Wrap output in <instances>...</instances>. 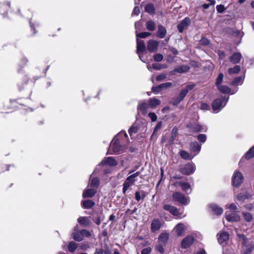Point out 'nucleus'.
Here are the masks:
<instances>
[{"label":"nucleus","mask_w":254,"mask_h":254,"mask_svg":"<svg viewBox=\"0 0 254 254\" xmlns=\"http://www.w3.org/2000/svg\"><path fill=\"white\" fill-rule=\"evenodd\" d=\"M199 43L202 45H208L209 44V41L207 38L203 37L200 40Z\"/></svg>","instance_id":"bf43d9fd"},{"label":"nucleus","mask_w":254,"mask_h":254,"mask_svg":"<svg viewBox=\"0 0 254 254\" xmlns=\"http://www.w3.org/2000/svg\"><path fill=\"white\" fill-rule=\"evenodd\" d=\"M217 12L219 13H222L226 9L224 6L222 4L217 5L216 7Z\"/></svg>","instance_id":"864d4df0"},{"label":"nucleus","mask_w":254,"mask_h":254,"mask_svg":"<svg viewBox=\"0 0 254 254\" xmlns=\"http://www.w3.org/2000/svg\"><path fill=\"white\" fill-rule=\"evenodd\" d=\"M78 226H76L74 227V232L72 234L73 239L77 242H80L84 239V237H89L91 234L89 231L87 230H82L78 232L77 230Z\"/></svg>","instance_id":"f257e3e1"},{"label":"nucleus","mask_w":254,"mask_h":254,"mask_svg":"<svg viewBox=\"0 0 254 254\" xmlns=\"http://www.w3.org/2000/svg\"><path fill=\"white\" fill-rule=\"evenodd\" d=\"M195 86V85L194 84H189L187 86H186V87H185V88H184V89L187 90V92H188V91L189 90H192L194 88Z\"/></svg>","instance_id":"69168bd1"},{"label":"nucleus","mask_w":254,"mask_h":254,"mask_svg":"<svg viewBox=\"0 0 254 254\" xmlns=\"http://www.w3.org/2000/svg\"><path fill=\"white\" fill-rule=\"evenodd\" d=\"M10 7V2H6L4 3H0V13L3 15L4 17L7 13L8 10Z\"/></svg>","instance_id":"4be33fe9"},{"label":"nucleus","mask_w":254,"mask_h":254,"mask_svg":"<svg viewBox=\"0 0 254 254\" xmlns=\"http://www.w3.org/2000/svg\"><path fill=\"white\" fill-rule=\"evenodd\" d=\"M29 23L31 30L33 31L34 34H36L37 33V31L35 30V28L40 26L39 23L37 22L32 23V21L30 20L29 21Z\"/></svg>","instance_id":"a18cd8bd"},{"label":"nucleus","mask_w":254,"mask_h":254,"mask_svg":"<svg viewBox=\"0 0 254 254\" xmlns=\"http://www.w3.org/2000/svg\"><path fill=\"white\" fill-rule=\"evenodd\" d=\"M229 238V234L226 232H221L219 233L218 238L219 243L221 245H224L228 240Z\"/></svg>","instance_id":"6ab92c4d"},{"label":"nucleus","mask_w":254,"mask_h":254,"mask_svg":"<svg viewBox=\"0 0 254 254\" xmlns=\"http://www.w3.org/2000/svg\"><path fill=\"white\" fill-rule=\"evenodd\" d=\"M109 149L114 153L117 154H120L127 151V149L125 147L122 146L120 145L119 141L118 140L117 136L114 138V141L110 146Z\"/></svg>","instance_id":"7ed1b4c3"},{"label":"nucleus","mask_w":254,"mask_h":254,"mask_svg":"<svg viewBox=\"0 0 254 254\" xmlns=\"http://www.w3.org/2000/svg\"><path fill=\"white\" fill-rule=\"evenodd\" d=\"M163 208L167 211H168L170 213H171L174 216H176L177 218H182V215L183 212H180L178 209L174 206L169 204L164 205Z\"/></svg>","instance_id":"1a4fd4ad"},{"label":"nucleus","mask_w":254,"mask_h":254,"mask_svg":"<svg viewBox=\"0 0 254 254\" xmlns=\"http://www.w3.org/2000/svg\"><path fill=\"white\" fill-rule=\"evenodd\" d=\"M200 108L202 110H207L209 109V106L207 104L203 103L200 104Z\"/></svg>","instance_id":"e2e57ef3"},{"label":"nucleus","mask_w":254,"mask_h":254,"mask_svg":"<svg viewBox=\"0 0 254 254\" xmlns=\"http://www.w3.org/2000/svg\"><path fill=\"white\" fill-rule=\"evenodd\" d=\"M224 77V75L222 73H220L218 74V76L216 80L215 84L218 87L219 86L221 85V83L222 82L223 79Z\"/></svg>","instance_id":"49530a36"},{"label":"nucleus","mask_w":254,"mask_h":254,"mask_svg":"<svg viewBox=\"0 0 254 254\" xmlns=\"http://www.w3.org/2000/svg\"><path fill=\"white\" fill-rule=\"evenodd\" d=\"M151 35V33L147 32H143L140 33L136 34L137 38H145Z\"/></svg>","instance_id":"09e8293b"},{"label":"nucleus","mask_w":254,"mask_h":254,"mask_svg":"<svg viewBox=\"0 0 254 254\" xmlns=\"http://www.w3.org/2000/svg\"><path fill=\"white\" fill-rule=\"evenodd\" d=\"M210 208L212 211L218 215H221L223 212V210L222 208L218 206L216 204H211L209 205Z\"/></svg>","instance_id":"393cba45"},{"label":"nucleus","mask_w":254,"mask_h":254,"mask_svg":"<svg viewBox=\"0 0 254 254\" xmlns=\"http://www.w3.org/2000/svg\"><path fill=\"white\" fill-rule=\"evenodd\" d=\"M225 217L226 220L229 222H237L240 220L239 215L230 211H226Z\"/></svg>","instance_id":"2eb2a0df"},{"label":"nucleus","mask_w":254,"mask_h":254,"mask_svg":"<svg viewBox=\"0 0 254 254\" xmlns=\"http://www.w3.org/2000/svg\"><path fill=\"white\" fill-rule=\"evenodd\" d=\"M158 31L157 33V36L160 39H162L165 37L167 33V30L165 27L161 24L158 26Z\"/></svg>","instance_id":"5701e85b"},{"label":"nucleus","mask_w":254,"mask_h":254,"mask_svg":"<svg viewBox=\"0 0 254 254\" xmlns=\"http://www.w3.org/2000/svg\"><path fill=\"white\" fill-rule=\"evenodd\" d=\"M189 68L187 64H182L176 68L175 70L179 73H183L188 71Z\"/></svg>","instance_id":"f704fd0d"},{"label":"nucleus","mask_w":254,"mask_h":254,"mask_svg":"<svg viewBox=\"0 0 254 254\" xmlns=\"http://www.w3.org/2000/svg\"><path fill=\"white\" fill-rule=\"evenodd\" d=\"M180 155L183 159L185 160H191L193 158L194 156L196 155V154L192 155L190 153H189L185 150L180 151Z\"/></svg>","instance_id":"cd10ccee"},{"label":"nucleus","mask_w":254,"mask_h":254,"mask_svg":"<svg viewBox=\"0 0 254 254\" xmlns=\"http://www.w3.org/2000/svg\"><path fill=\"white\" fill-rule=\"evenodd\" d=\"M105 252L102 249H96L94 254H105Z\"/></svg>","instance_id":"774afa93"},{"label":"nucleus","mask_w":254,"mask_h":254,"mask_svg":"<svg viewBox=\"0 0 254 254\" xmlns=\"http://www.w3.org/2000/svg\"><path fill=\"white\" fill-rule=\"evenodd\" d=\"M155 249L157 251L159 252L161 254L163 253L164 252L163 247L160 245H156Z\"/></svg>","instance_id":"338daca9"},{"label":"nucleus","mask_w":254,"mask_h":254,"mask_svg":"<svg viewBox=\"0 0 254 254\" xmlns=\"http://www.w3.org/2000/svg\"><path fill=\"white\" fill-rule=\"evenodd\" d=\"M193 130L196 132H205L206 131V127L205 126L198 124L194 127Z\"/></svg>","instance_id":"79ce46f5"},{"label":"nucleus","mask_w":254,"mask_h":254,"mask_svg":"<svg viewBox=\"0 0 254 254\" xmlns=\"http://www.w3.org/2000/svg\"><path fill=\"white\" fill-rule=\"evenodd\" d=\"M146 27L149 31H154L155 29V23L152 20L148 21L146 23Z\"/></svg>","instance_id":"58836bf2"},{"label":"nucleus","mask_w":254,"mask_h":254,"mask_svg":"<svg viewBox=\"0 0 254 254\" xmlns=\"http://www.w3.org/2000/svg\"><path fill=\"white\" fill-rule=\"evenodd\" d=\"M243 82V78L242 77L239 76L236 77L232 82V84L233 85H241Z\"/></svg>","instance_id":"c03bdc74"},{"label":"nucleus","mask_w":254,"mask_h":254,"mask_svg":"<svg viewBox=\"0 0 254 254\" xmlns=\"http://www.w3.org/2000/svg\"><path fill=\"white\" fill-rule=\"evenodd\" d=\"M94 204L95 203L92 200L89 199L82 201L81 202L82 207L85 209H89L91 208Z\"/></svg>","instance_id":"2f4dec72"},{"label":"nucleus","mask_w":254,"mask_h":254,"mask_svg":"<svg viewBox=\"0 0 254 254\" xmlns=\"http://www.w3.org/2000/svg\"><path fill=\"white\" fill-rule=\"evenodd\" d=\"M159 42L154 40H149L147 43V49L151 53L155 52L158 48Z\"/></svg>","instance_id":"4468645a"},{"label":"nucleus","mask_w":254,"mask_h":254,"mask_svg":"<svg viewBox=\"0 0 254 254\" xmlns=\"http://www.w3.org/2000/svg\"><path fill=\"white\" fill-rule=\"evenodd\" d=\"M99 185V180L98 178L90 179V187L96 190Z\"/></svg>","instance_id":"72a5a7b5"},{"label":"nucleus","mask_w":254,"mask_h":254,"mask_svg":"<svg viewBox=\"0 0 254 254\" xmlns=\"http://www.w3.org/2000/svg\"><path fill=\"white\" fill-rule=\"evenodd\" d=\"M151 249L150 247H147L143 249L141 251V254H149L151 252Z\"/></svg>","instance_id":"0e129e2a"},{"label":"nucleus","mask_w":254,"mask_h":254,"mask_svg":"<svg viewBox=\"0 0 254 254\" xmlns=\"http://www.w3.org/2000/svg\"><path fill=\"white\" fill-rule=\"evenodd\" d=\"M148 117L151 119L152 122H155L157 119V117L154 113H149Z\"/></svg>","instance_id":"052dcab7"},{"label":"nucleus","mask_w":254,"mask_h":254,"mask_svg":"<svg viewBox=\"0 0 254 254\" xmlns=\"http://www.w3.org/2000/svg\"><path fill=\"white\" fill-rule=\"evenodd\" d=\"M169 234L167 233H162L159 237L158 240L159 243L165 244L169 239Z\"/></svg>","instance_id":"473e14b6"},{"label":"nucleus","mask_w":254,"mask_h":254,"mask_svg":"<svg viewBox=\"0 0 254 254\" xmlns=\"http://www.w3.org/2000/svg\"><path fill=\"white\" fill-rule=\"evenodd\" d=\"M149 106L151 108H155L156 107L160 105L161 101L155 98H150L148 101Z\"/></svg>","instance_id":"c85d7f7f"},{"label":"nucleus","mask_w":254,"mask_h":254,"mask_svg":"<svg viewBox=\"0 0 254 254\" xmlns=\"http://www.w3.org/2000/svg\"><path fill=\"white\" fill-rule=\"evenodd\" d=\"M138 130V127L136 126L133 125L129 129L128 132L130 135H132L133 133L137 132Z\"/></svg>","instance_id":"3c124183"},{"label":"nucleus","mask_w":254,"mask_h":254,"mask_svg":"<svg viewBox=\"0 0 254 254\" xmlns=\"http://www.w3.org/2000/svg\"><path fill=\"white\" fill-rule=\"evenodd\" d=\"M161 222L158 219H154L152 221L151 224V230L152 232H155L158 230L161 227Z\"/></svg>","instance_id":"b1692460"},{"label":"nucleus","mask_w":254,"mask_h":254,"mask_svg":"<svg viewBox=\"0 0 254 254\" xmlns=\"http://www.w3.org/2000/svg\"><path fill=\"white\" fill-rule=\"evenodd\" d=\"M195 170L194 164L190 163L184 165L181 169V172L184 175H189L193 173Z\"/></svg>","instance_id":"6e6552de"},{"label":"nucleus","mask_w":254,"mask_h":254,"mask_svg":"<svg viewBox=\"0 0 254 254\" xmlns=\"http://www.w3.org/2000/svg\"><path fill=\"white\" fill-rule=\"evenodd\" d=\"M154 60L157 62L162 61L163 59V56L161 54H156L153 56Z\"/></svg>","instance_id":"603ef678"},{"label":"nucleus","mask_w":254,"mask_h":254,"mask_svg":"<svg viewBox=\"0 0 254 254\" xmlns=\"http://www.w3.org/2000/svg\"><path fill=\"white\" fill-rule=\"evenodd\" d=\"M160 85H161V88H162L163 90L165 89L170 88V87H172V86H173L172 83H171V82H166V83H162Z\"/></svg>","instance_id":"5fc2aeb1"},{"label":"nucleus","mask_w":254,"mask_h":254,"mask_svg":"<svg viewBox=\"0 0 254 254\" xmlns=\"http://www.w3.org/2000/svg\"><path fill=\"white\" fill-rule=\"evenodd\" d=\"M79 247L81 250L84 251H86L90 248L89 245L86 243L81 244Z\"/></svg>","instance_id":"680f3d73"},{"label":"nucleus","mask_w":254,"mask_h":254,"mask_svg":"<svg viewBox=\"0 0 254 254\" xmlns=\"http://www.w3.org/2000/svg\"><path fill=\"white\" fill-rule=\"evenodd\" d=\"M197 138L200 142L204 143L206 141V136L205 134H200L197 136Z\"/></svg>","instance_id":"13d9d810"},{"label":"nucleus","mask_w":254,"mask_h":254,"mask_svg":"<svg viewBox=\"0 0 254 254\" xmlns=\"http://www.w3.org/2000/svg\"><path fill=\"white\" fill-rule=\"evenodd\" d=\"M162 122L160 121V122H159L156 125V126H155V127H154V130H153V134L151 136V137L156 135V132L159 130L160 129L161 127H162Z\"/></svg>","instance_id":"8fccbe9b"},{"label":"nucleus","mask_w":254,"mask_h":254,"mask_svg":"<svg viewBox=\"0 0 254 254\" xmlns=\"http://www.w3.org/2000/svg\"><path fill=\"white\" fill-rule=\"evenodd\" d=\"M101 164L110 166H115L117 165V162L112 157L105 158L101 162Z\"/></svg>","instance_id":"a211bd4d"},{"label":"nucleus","mask_w":254,"mask_h":254,"mask_svg":"<svg viewBox=\"0 0 254 254\" xmlns=\"http://www.w3.org/2000/svg\"><path fill=\"white\" fill-rule=\"evenodd\" d=\"M145 50V45L144 41L143 40H139L137 38V53L140 60L143 63L145 62V60L143 56V53L144 52Z\"/></svg>","instance_id":"423d86ee"},{"label":"nucleus","mask_w":254,"mask_h":254,"mask_svg":"<svg viewBox=\"0 0 254 254\" xmlns=\"http://www.w3.org/2000/svg\"><path fill=\"white\" fill-rule=\"evenodd\" d=\"M243 250L244 254H250L254 250V242H248L244 240Z\"/></svg>","instance_id":"9b49d317"},{"label":"nucleus","mask_w":254,"mask_h":254,"mask_svg":"<svg viewBox=\"0 0 254 254\" xmlns=\"http://www.w3.org/2000/svg\"><path fill=\"white\" fill-rule=\"evenodd\" d=\"M190 21L189 18L186 17L185 18L180 24H178L177 28L179 31L180 33L183 32L184 30L187 28L188 26L190 25Z\"/></svg>","instance_id":"dca6fc26"},{"label":"nucleus","mask_w":254,"mask_h":254,"mask_svg":"<svg viewBox=\"0 0 254 254\" xmlns=\"http://www.w3.org/2000/svg\"><path fill=\"white\" fill-rule=\"evenodd\" d=\"M243 215L244 217V218L246 221L247 222L251 221L253 219V216L252 215L248 212H243Z\"/></svg>","instance_id":"de8ad7c7"},{"label":"nucleus","mask_w":254,"mask_h":254,"mask_svg":"<svg viewBox=\"0 0 254 254\" xmlns=\"http://www.w3.org/2000/svg\"><path fill=\"white\" fill-rule=\"evenodd\" d=\"M145 10L150 14H154L155 11V7L152 3L147 4L145 7Z\"/></svg>","instance_id":"c9c22d12"},{"label":"nucleus","mask_w":254,"mask_h":254,"mask_svg":"<svg viewBox=\"0 0 254 254\" xmlns=\"http://www.w3.org/2000/svg\"><path fill=\"white\" fill-rule=\"evenodd\" d=\"M254 157V145L251 148L245 155V158L247 159H250Z\"/></svg>","instance_id":"a19ab883"},{"label":"nucleus","mask_w":254,"mask_h":254,"mask_svg":"<svg viewBox=\"0 0 254 254\" xmlns=\"http://www.w3.org/2000/svg\"><path fill=\"white\" fill-rule=\"evenodd\" d=\"M194 238L192 236H188L186 237L181 242V247L183 249L189 248L193 243Z\"/></svg>","instance_id":"f8f14e48"},{"label":"nucleus","mask_w":254,"mask_h":254,"mask_svg":"<svg viewBox=\"0 0 254 254\" xmlns=\"http://www.w3.org/2000/svg\"><path fill=\"white\" fill-rule=\"evenodd\" d=\"M185 230L186 228L184 224L179 223L174 228V231L178 236H181L184 234Z\"/></svg>","instance_id":"f3484780"},{"label":"nucleus","mask_w":254,"mask_h":254,"mask_svg":"<svg viewBox=\"0 0 254 254\" xmlns=\"http://www.w3.org/2000/svg\"><path fill=\"white\" fill-rule=\"evenodd\" d=\"M218 87V90L222 93H229L230 92V88L226 85H220Z\"/></svg>","instance_id":"4c0bfd02"},{"label":"nucleus","mask_w":254,"mask_h":254,"mask_svg":"<svg viewBox=\"0 0 254 254\" xmlns=\"http://www.w3.org/2000/svg\"><path fill=\"white\" fill-rule=\"evenodd\" d=\"M139 172H136V173L130 175L126 179L123 184V191L124 193H126V191L130 186L133 185L134 183L137 180L136 178L139 175Z\"/></svg>","instance_id":"20e7f679"},{"label":"nucleus","mask_w":254,"mask_h":254,"mask_svg":"<svg viewBox=\"0 0 254 254\" xmlns=\"http://www.w3.org/2000/svg\"><path fill=\"white\" fill-rule=\"evenodd\" d=\"M187 93L188 92L187 90H185L184 89H182L178 95L173 99L172 104L174 105H177L178 104L184 99Z\"/></svg>","instance_id":"ddd939ff"},{"label":"nucleus","mask_w":254,"mask_h":254,"mask_svg":"<svg viewBox=\"0 0 254 254\" xmlns=\"http://www.w3.org/2000/svg\"><path fill=\"white\" fill-rule=\"evenodd\" d=\"M97 192L95 189H87L84 190L82 194L83 198H89L93 197Z\"/></svg>","instance_id":"aec40b11"},{"label":"nucleus","mask_w":254,"mask_h":254,"mask_svg":"<svg viewBox=\"0 0 254 254\" xmlns=\"http://www.w3.org/2000/svg\"><path fill=\"white\" fill-rule=\"evenodd\" d=\"M240 70V67L239 65H236L234 68H230L228 69V73L231 74H234L238 73Z\"/></svg>","instance_id":"37998d69"},{"label":"nucleus","mask_w":254,"mask_h":254,"mask_svg":"<svg viewBox=\"0 0 254 254\" xmlns=\"http://www.w3.org/2000/svg\"><path fill=\"white\" fill-rule=\"evenodd\" d=\"M241 58L242 55L240 53H235L230 57V60L232 64H238Z\"/></svg>","instance_id":"a878e982"},{"label":"nucleus","mask_w":254,"mask_h":254,"mask_svg":"<svg viewBox=\"0 0 254 254\" xmlns=\"http://www.w3.org/2000/svg\"><path fill=\"white\" fill-rule=\"evenodd\" d=\"M201 149V146L197 142H194L190 144V151L193 152H196V155L199 152Z\"/></svg>","instance_id":"7c9ffc66"},{"label":"nucleus","mask_w":254,"mask_h":254,"mask_svg":"<svg viewBox=\"0 0 254 254\" xmlns=\"http://www.w3.org/2000/svg\"><path fill=\"white\" fill-rule=\"evenodd\" d=\"M174 185L175 186H180L182 190L184 191H185L187 193L189 194L191 192V188L190 185L185 182H176Z\"/></svg>","instance_id":"9d476101"},{"label":"nucleus","mask_w":254,"mask_h":254,"mask_svg":"<svg viewBox=\"0 0 254 254\" xmlns=\"http://www.w3.org/2000/svg\"><path fill=\"white\" fill-rule=\"evenodd\" d=\"M164 64H162L163 65ZM165 66H162V64H148L147 68L149 70L152 71L153 69L160 70Z\"/></svg>","instance_id":"e433bc0d"},{"label":"nucleus","mask_w":254,"mask_h":254,"mask_svg":"<svg viewBox=\"0 0 254 254\" xmlns=\"http://www.w3.org/2000/svg\"><path fill=\"white\" fill-rule=\"evenodd\" d=\"M226 208H229L233 211H237L238 210V207L237 205L235 203H232L230 205H228L227 204L226 205Z\"/></svg>","instance_id":"4d7b16f0"},{"label":"nucleus","mask_w":254,"mask_h":254,"mask_svg":"<svg viewBox=\"0 0 254 254\" xmlns=\"http://www.w3.org/2000/svg\"><path fill=\"white\" fill-rule=\"evenodd\" d=\"M232 184L235 187H238L244 181V177L242 173L239 171H235L232 177Z\"/></svg>","instance_id":"0eeeda50"},{"label":"nucleus","mask_w":254,"mask_h":254,"mask_svg":"<svg viewBox=\"0 0 254 254\" xmlns=\"http://www.w3.org/2000/svg\"><path fill=\"white\" fill-rule=\"evenodd\" d=\"M252 196V194L246 192L245 193H240L237 196V199L240 201H244L247 199H249Z\"/></svg>","instance_id":"c756f323"},{"label":"nucleus","mask_w":254,"mask_h":254,"mask_svg":"<svg viewBox=\"0 0 254 254\" xmlns=\"http://www.w3.org/2000/svg\"><path fill=\"white\" fill-rule=\"evenodd\" d=\"M77 244L74 242L71 241L69 243L68 245V250L70 252H74L77 248Z\"/></svg>","instance_id":"ea45409f"},{"label":"nucleus","mask_w":254,"mask_h":254,"mask_svg":"<svg viewBox=\"0 0 254 254\" xmlns=\"http://www.w3.org/2000/svg\"><path fill=\"white\" fill-rule=\"evenodd\" d=\"M148 108H150L148 103L140 102L138 105L137 109L139 111L141 112L143 114L145 115L147 113Z\"/></svg>","instance_id":"412c9836"},{"label":"nucleus","mask_w":254,"mask_h":254,"mask_svg":"<svg viewBox=\"0 0 254 254\" xmlns=\"http://www.w3.org/2000/svg\"><path fill=\"white\" fill-rule=\"evenodd\" d=\"M173 200L178 201L183 205H187L190 202L189 197L180 192H175L172 194Z\"/></svg>","instance_id":"39448f33"},{"label":"nucleus","mask_w":254,"mask_h":254,"mask_svg":"<svg viewBox=\"0 0 254 254\" xmlns=\"http://www.w3.org/2000/svg\"><path fill=\"white\" fill-rule=\"evenodd\" d=\"M229 100V97H223L221 99H217L212 103L213 111L215 113L219 112L226 105Z\"/></svg>","instance_id":"f03ea898"},{"label":"nucleus","mask_w":254,"mask_h":254,"mask_svg":"<svg viewBox=\"0 0 254 254\" xmlns=\"http://www.w3.org/2000/svg\"><path fill=\"white\" fill-rule=\"evenodd\" d=\"M78 222L83 226H89L91 224L90 221L87 217H80L77 219Z\"/></svg>","instance_id":"bb28decb"},{"label":"nucleus","mask_w":254,"mask_h":254,"mask_svg":"<svg viewBox=\"0 0 254 254\" xmlns=\"http://www.w3.org/2000/svg\"><path fill=\"white\" fill-rule=\"evenodd\" d=\"M163 89L162 88H161V85H159L157 86H155V87H152V91L155 93V94H157L159 92L162 91Z\"/></svg>","instance_id":"6e6d98bb"}]
</instances>
